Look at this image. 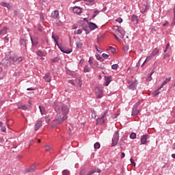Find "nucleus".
I'll use <instances>...</instances> for the list:
<instances>
[{"instance_id":"nucleus-49","label":"nucleus","mask_w":175,"mask_h":175,"mask_svg":"<svg viewBox=\"0 0 175 175\" xmlns=\"http://www.w3.org/2000/svg\"><path fill=\"white\" fill-rule=\"evenodd\" d=\"M92 118H96V112H93L92 113Z\"/></svg>"},{"instance_id":"nucleus-51","label":"nucleus","mask_w":175,"mask_h":175,"mask_svg":"<svg viewBox=\"0 0 175 175\" xmlns=\"http://www.w3.org/2000/svg\"><path fill=\"white\" fill-rule=\"evenodd\" d=\"M113 29H114V31H118H118L120 29V28H119L118 26H114Z\"/></svg>"},{"instance_id":"nucleus-45","label":"nucleus","mask_w":175,"mask_h":175,"mask_svg":"<svg viewBox=\"0 0 175 175\" xmlns=\"http://www.w3.org/2000/svg\"><path fill=\"white\" fill-rule=\"evenodd\" d=\"M116 21L121 24V23H122V19L121 18V17H119L117 19H116Z\"/></svg>"},{"instance_id":"nucleus-7","label":"nucleus","mask_w":175,"mask_h":175,"mask_svg":"<svg viewBox=\"0 0 175 175\" xmlns=\"http://www.w3.org/2000/svg\"><path fill=\"white\" fill-rule=\"evenodd\" d=\"M148 139V135L146 134V135H142L141 137V139H140L141 145L147 144V143H148L147 139Z\"/></svg>"},{"instance_id":"nucleus-31","label":"nucleus","mask_w":175,"mask_h":175,"mask_svg":"<svg viewBox=\"0 0 175 175\" xmlns=\"http://www.w3.org/2000/svg\"><path fill=\"white\" fill-rule=\"evenodd\" d=\"M62 175H70V172L68 170H64L62 171Z\"/></svg>"},{"instance_id":"nucleus-38","label":"nucleus","mask_w":175,"mask_h":175,"mask_svg":"<svg viewBox=\"0 0 175 175\" xmlns=\"http://www.w3.org/2000/svg\"><path fill=\"white\" fill-rule=\"evenodd\" d=\"M130 138L131 139H136V134L135 133H131L130 135Z\"/></svg>"},{"instance_id":"nucleus-63","label":"nucleus","mask_w":175,"mask_h":175,"mask_svg":"<svg viewBox=\"0 0 175 175\" xmlns=\"http://www.w3.org/2000/svg\"><path fill=\"white\" fill-rule=\"evenodd\" d=\"M78 85L79 86V87H81V81H80V80H78Z\"/></svg>"},{"instance_id":"nucleus-13","label":"nucleus","mask_w":175,"mask_h":175,"mask_svg":"<svg viewBox=\"0 0 175 175\" xmlns=\"http://www.w3.org/2000/svg\"><path fill=\"white\" fill-rule=\"evenodd\" d=\"M59 49L60 51L64 54H70V53H72V49H66L65 48H62L61 46H59Z\"/></svg>"},{"instance_id":"nucleus-21","label":"nucleus","mask_w":175,"mask_h":175,"mask_svg":"<svg viewBox=\"0 0 175 175\" xmlns=\"http://www.w3.org/2000/svg\"><path fill=\"white\" fill-rule=\"evenodd\" d=\"M131 21L132 23H136V24H137V23H139V19L137 18V16L133 14L131 16Z\"/></svg>"},{"instance_id":"nucleus-25","label":"nucleus","mask_w":175,"mask_h":175,"mask_svg":"<svg viewBox=\"0 0 175 175\" xmlns=\"http://www.w3.org/2000/svg\"><path fill=\"white\" fill-rule=\"evenodd\" d=\"M148 10V7L147 5H144L141 8V13H146Z\"/></svg>"},{"instance_id":"nucleus-17","label":"nucleus","mask_w":175,"mask_h":175,"mask_svg":"<svg viewBox=\"0 0 175 175\" xmlns=\"http://www.w3.org/2000/svg\"><path fill=\"white\" fill-rule=\"evenodd\" d=\"M88 27L91 31H94V29H96V28H98V26H96L95 23L90 22L88 24Z\"/></svg>"},{"instance_id":"nucleus-40","label":"nucleus","mask_w":175,"mask_h":175,"mask_svg":"<svg viewBox=\"0 0 175 175\" xmlns=\"http://www.w3.org/2000/svg\"><path fill=\"white\" fill-rule=\"evenodd\" d=\"M96 57L97 58V59H98V61H103V59H102V57H100V55L99 54H96Z\"/></svg>"},{"instance_id":"nucleus-33","label":"nucleus","mask_w":175,"mask_h":175,"mask_svg":"<svg viewBox=\"0 0 175 175\" xmlns=\"http://www.w3.org/2000/svg\"><path fill=\"white\" fill-rule=\"evenodd\" d=\"M44 148L45 151H51V147H50L49 145H44Z\"/></svg>"},{"instance_id":"nucleus-26","label":"nucleus","mask_w":175,"mask_h":175,"mask_svg":"<svg viewBox=\"0 0 175 175\" xmlns=\"http://www.w3.org/2000/svg\"><path fill=\"white\" fill-rule=\"evenodd\" d=\"M84 73H88V72H91V68L88 66H85L83 68Z\"/></svg>"},{"instance_id":"nucleus-36","label":"nucleus","mask_w":175,"mask_h":175,"mask_svg":"<svg viewBox=\"0 0 175 175\" xmlns=\"http://www.w3.org/2000/svg\"><path fill=\"white\" fill-rule=\"evenodd\" d=\"M76 45L77 49H81L83 47V42H77Z\"/></svg>"},{"instance_id":"nucleus-22","label":"nucleus","mask_w":175,"mask_h":175,"mask_svg":"<svg viewBox=\"0 0 175 175\" xmlns=\"http://www.w3.org/2000/svg\"><path fill=\"white\" fill-rule=\"evenodd\" d=\"M8 33V27H4L1 30H0V35H6Z\"/></svg>"},{"instance_id":"nucleus-28","label":"nucleus","mask_w":175,"mask_h":175,"mask_svg":"<svg viewBox=\"0 0 175 175\" xmlns=\"http://www.w3.org/2000/svg\"><path fill=\"white\" fill-rule=\"evenodd\" d=\"M107 50V51H111V53H112V54H113V53H116V48L112 47V46H109V48Z\"/></svg>"},{"instance_id":"nucleus-2","label":"nucleus","mask_w":175,"mask_h":175,"mask_svg":"<svg viewBox=\"0 0 175 175\" xmlns=\"http://www.w3.org/2000/svg\"><path fill=\"white\" fill-rule=\"evenodd\" d=\"M68 116H62L61 113H57L55 118V122L57 124H62L65 120H67Z\"/></svg>"},{"instance_id":"nucleus-60","label":"nucleus","mask_w":175,"mask_h":175,"mask_svg":"<svg viewBox=\"0 0 175 175\" xmlns=\"http://www.w3.org/2000/svg\"><path fill=\"white\" fill-rule=\"evenodd\" d=\"M27 91H35V89H33V88H29L27 89Z\"/></svg>"},{"instance_id":"nucleus-8","label":"nucleus","mask_w":175,"mask_h":175,"mask_svg":"<svg viewBox=\"0 0 175 175\" xmlns=\"http://www.w3.org/2000/svg\"><path fill=\"white\" fill-rule=\"evenodd\" d=\"M104 80H105L104 84H105V87H107L109 85V84H110V83H111V77L105 76L104 77Z\"/></svg>"},{"instance_id":"nucleus-48","label":"nucleus","mask_w":175,"mask_h":175,"mask_svg":"<svg viewBox=\"0 0 175 175\" xmlns=\"http://www.w3.org/2000/svg\"><path fill=\"white\" fill-rule=\"evenodd\" d=\"M102 57H103V58H105L106 59H107V58H109V55H107L106 53H103Z\"/></svg>"},{"instance_id":"nucleus-10","label":"nucleus","mask_w":175,"mask_h":175,"mask_svg":"<svg viewBox=\"0 0 175 175\" xmlns=\"http://www.w3.org/2000/svg\"><path fill=\"white\" fill-rule=\"evenodd\" d=\"M42 120H38L34 126V131L36 132L39 131V129L42 126Z\"/></svg>"},{"instance_id":"nucleus-46","label":"nucleus","mask_w":175,"mask_h":175,"mask_svg":"<svg viewBox=\"0 0 175 175\" xmlns=\"http://www.w3.org/2000/svg\"><path fill=\"white\" fill-rule=\"evenodd\" d=\"M95 49H96V51H98V53H102V49H99L98 47V45H95Z\"/></svg>"},{"instance_id":"nucleus-35","label":"nucleus","mask_w":175,"mask_h":175,"mask_svg":"<svg viewBox=\"0 0 175 175\" xmlns=\"http://www.w3.org/2000/svg\"><path fill=\"white\" fill-rule=\"evenodd\" d=\"M31 40L33 46H38V40H33L32 38H31Z\"/></svg>"},{"instance_id":"nucleus-9","label":"nucleus","mask_w":175,"mask_h":175,"mask_svg":"<svg viewBox=\"0 0 175 175\" xmlns=\"http://www.w3.org/2000/svg\"><path fill=\"white\" fill-rule=\"evenodd\" d=\"M51 18H54L55 20H56L57 18H59V12H58V10L53 11L51 13Z\"/></svg>"},{"instance_id":"nucleus-6","label":"nucleus","mask_w":175,"mask_h":175,"mask_svg":"<svg viewBox=\"0 0 175 175\" xmlns=\"http://www.w3.org/2000/svg\"><path fill=\"white\" fill-rule=\"evenodd\" d=\"M129 90H135L136 89V85H137V80L135 81H129Z\"/></svg>"},{"instance_id":"nucleus-30","label":"nucleus","mask_w":175,"mask_h":175,"mask_svg":"<svg viewBox=\"0 0 175 175\" xmlns=\"http://www.w3.org/2000/svg\"><path fill=\"white\" fill-rule=\"evenodd\" d=\"M94 147L95 150H99V148H100V144H99V142H96L94 144Z\"/></svg>"},{"instance_id":"nucleus-58","label":"nucleus","mask_w":175,"mask_h":175,"mask_svg":"<svg viewBox=\"0 0 175 175\" xmlns=\"http://www.w3.org/2000/svg\"><path fill=\"white\" fill-rule=\"evenodd\" d=\"M88 62L90 64V66H92V65H93V64H94V62L92 61V59H91V58H90Z\"/></svg>"},{"instance_id":"nucleus-61","label":"nucleus","mask_w":175,"mask_h":175,"mask_svg":"<svg viewBox=\"0 0 175 175\" xmlns=\"http://www.w3.org/2000/svg\"><path fill=\"white\" fill-rule=\"evenodd\" d=\"M166 25H169V22L166 21L163 25V27H166Z\"/></svg>"},{"instance_id":"nucleus-32","label":"nucleus","mask_w":175,"mask_h":175,"mask_svg":"<svg viewBox=\"0 0 175 175\" xmlns=\"http://www.w3.org/2000/svg\"><path fill=\"white\" fill-rule=\"evenodd\" d=\"M20 44H21L22 46H24V47L27 46V42H25V40L22 39L20 40Z\"/></svg>"},{"instance_id":"nucleus-47","label":"nucleus","mask_w":175,"mask_h":175,"mask_svg":"<svg viewBox=\"0 0 175 175\" xmlns=\"http://www.w3.org/2000/svg\"><path fill=\"white\" fill-rule=\"evenodd\" d=\"M96 14H99V11L98 10L94 11V14L92 15V17L93 18L96 17Z\"/></svg>"},{"instance_id":"nucleus-53","label":"nucleus","mask_w":175,"mask_h":175,"mask_svg":"<svg viewBox=\"0 0 175 175\" xmlns=\"http://www.w3.org/2000/svg\"><path fill=\"white\" fill-rule=\"evenodd\" d=\"M40 18L41 21H44V16L42 14L40 15Z\"/></svg>"},{"instance_id":"nucleus-23","label":"nucleus","mask_w":175,"mask_h":175,"mask_svg":"<svg viewBox=\"0 0 175 175\" xmlns=\"http://www.w3.org/2000/svg\"><path fill=\"white\" fill-rule=\"evenodd\" d=\"M31 172H35V165L30 167L29 168H27L25 170V173H29Z\"/></svg>"},{"instance_id":"nucleus-42","label":"nucleus","mask_w":175,"mask_h":175,"mask_svg":"<svg viewBox=\"0 0 175 175\" xmlns=\"http://www.w3.org/2000/svg\"><path fill=\"white\" fill-rule=\"evenodd\" d=\"M154 56H152L151 53L150 55L148 56L146 59V61H151V59H152Z\"/></svg>"},{"instance_id":"nucleus-34","label":"nucleus","mask_w":175,"mask_h":175,"mask_svg":"<svg viewBox=\"0 0 175 175\" xmlns=\"http://www.w3.org/2000/svg\"><path fill=\"white\" fill-rule=\"evenodd\" d=\"M18 109H21V110H27L28 107H27V105H21L18 107Z\"/></svg>"},{"instance_id":"nucleus-44","label":"nucleus","mask_w":175,"mask_h":175,"mask_svg":"<svg viewBox=\"0 0 175 175\" xmlns=\"http://www.w3.org/2000/svg\"><path fill=\"white\" fill-rule=\"evenodd\" d=\"M94 173H96V169L91 170L88 172L89 175H92Z\"/></svg>"},{"instance_id":"nucleus-24","label":"nucleus","mask_w":175,"mask_h":175,"mask_svg":"<svg viewBox=\"0 0 175 175\" xmlns=\"http://www.w3.org/2000/svg\"><path fill=\"white\" fill-rule=\"evenodd\" d=\"M158 53H159V49H158V48H155L150 54L152 56L154 57L158 54Z\"/></svg>"},{"instance_id":"nucleus-4","label":"nucleus","mask_w":175,"mask_h":175,"mask_svg":"<svg viewBox=\"0 0 175 175\" xmlns=\"http://www.w3.org/2000/svg\"><path fill=\"white\" fill-rule=\"evenodd\" d=\"M119 139H120V136H119L118 132L115 133L112 138V144H111L112 147L117 146Z\"/></svg>"},{"instance_id":"nucleus-29","label":"nucleus","mask_w":175,"mask_h":175,"mask_svg":"<svg viewBox=\"0 0 175 175\" xmlns=\"http://www.w3.org/2000/svg\"><path fill=\"white\" fill-rule=\"evenodd\" d=\"M161 88H159L157 90H156L154 92H153V96H158V95H159V90H161Z\"/></svg>"},{"instance_id":"nucleus-15","label":"nucleus","mask_w":175,"mask_h":175,"mask_svg":"<svg viewBox=\"0 0 175 175\" xmlns=\"http://www.w3.org/2000/svg\"><path fill=\"white\" fill-rule=\"evenodd\" d=\"M73 13H76V14H80L83 13V10L80 7H74Z\"/></svg>"},{"instance_id":"nucleus-11","label":"nucleus","mask_w":175,"mask_h":175,"mask_svg":"<svg viewBox=\"0 0 175 175\" xmlns=\"http://www.w3.org/2000/svg\"><path fill=\"white\" fill-rule=\"evenodd\" d=\"M1 6H3V8H7L9 10L12 9V5H10V3L2 1L0 3Z\"/></svg>"},{"instance_id":"nucleus-56","label":"nucleus","mask_w":175,"mask_h":175,"mask_svg":"<svg viewBox=\"0 0 175 175\" xmlns=\"http://www.w3.org/2000/svg\"><path fill=\"white\" fill-rule=\"evenodd\" d=\"M170 54L169 53H165L164 55H163V58L164 59H166L167 57H170Z\"/></svg>"},{"instance_id":"nucleus-16","label":"nucleus","mask_w":175,"mask_h":175,"mask_svg":"<svg viewBox=\"0 0 175 175\" xmlns=\"http://www.w3.org/2000/svg\"><path fill=\"white\" fill-rule=\"evenodd\" d=\"M171 80H172V77H169L166 78L165 80H164L163 82L160 85V88H163V86L166 85V84H167V83H169V81H170Z\"/></svg>"},{"instance_id":"nucleus-59","label":"nucleus","mask_w":175,"mask_h":175,"mask_svg":"<svg viewBox=\"0 0 175 175\" xmlns=\"http://www.w3.org/2000/svg\"><path fill=\"white\" fill-rule=\"evenodd\" d=\"M1 129V132H6V127L2 126Z\"/></svg>"},{"instance_id":"nucleus-1","label":"nucleus","mask_w":175,"mask_h":175,"mask_svg":"<svg viewBox=\"0 0 175 175\" xmlns=\"http://www.w3.org/2000/svg\"><path fill=\"white\" fill-rule=\"evenodd\" d=\"M107 113H109V109L105 110L103 116L96 119V125H102L105 124V118L107 117Z\"/></svg>"},{"instance_id":"nucleus-41","label":"nucleus","mask_w":175,"mask_h":175,"mask_svg":"<svg viewBox=\"0 0 175 175\" xmlns=\"http://www.w3.org/2000/svg\"><path fill=\"white\" fill-rule=\"evenodd\" d=\"M112 69H113L114 70H116V69H118V64H113L111 66Z\"/></svg>"},{"instance_id":"nucleus-14","label":"nucleus","mask_w":175,"mask_h":175,"mask_svg":"<svg viewBox=\"0 0 175 175\" xmlns=\"http://www.w3.org/2000/svg\"><path fill=\"white\" fill-rule=\"evenodd\" d=\"M45 81H46V83H50V81H51V75H50V73H46L43 76Z\"/></svg>"},{"instance_id":"nucleus-19","label":"nucleus","mask_w":175,"mask_h":175,"mask_svg":"<svg viewBox=\"0 0 175 175\" xmlns=\"http://www.w3.org/2000/svg\"><path fill=\"white\" fill-rule=\"evenodd\" d=\"M118 32L120 38H122V39L124 38V36H125V31L120 27V29L118 30Z\"/></svg>"},{"instance_id":"nucleus-12","label":"nucleus","mask_w":175,"mask_h":175,"mask_svg":"<svg viewBox=\"0 0 175 175\" xmlns=\"http://www.w3.org/2000/svg\"><path fill=\"white\" fill-rule=\"evenodd\" d=\"M62 110L63 114H68L69 113V107H68L67 105H63L62 106Z\"/></svg>"},{"instance_id":"nucleus-27","label":"nucleus","mask_w":175,"mask_h":175,"mask_svg":"<svg viewBox=\"0 0 175 175\" xmlns=\"http://www.w3.org/2000/svg\"><path fill=\"white\" fill-rule=\"evenodd\" d=\"M92 68H93V69H96V68H99V63H98V62H94L93 64L92 65Z\"/></svg>"},{"instance_id":"nucleus-57","label":"nucleus","mask_w":175,"mask_h":175,"mask_svg":"<svg viewBox=\"0 0 175 175\" xmlns=\"http://www.w3.org/2000/svg\"><path fill=\"white\" fill-rule=\"evenodd\" d=\"M120 158H121V159H123V158H125V153L124 152L121 153Z\"/></svg>"},{"instance_id":"nucleus-20","label":"nucleus","mask_w":175,"mask_h":175,"mask_svg":"<svg viewBox=\"0 0 175 175\" xmlns=\"http://www.w3.org/2000/svg\"><path fill=\"white\" fill-rule=\"evenodd\" d=\"M23 59H24V57H13L12 61H13V62H17L18 64H20V62H21V61H23Z\"/></svg>"},{"instance_id":"nucleus-52","label":"nucleus","mask_w":175,"mask_h":175,"mask_svg":"<svg viewBox=\"0 0 175 175\" xmlns=\"http://www.w3.org/2000/svg\"><path fill=\"white\" fill-rule=\"evenodd\" d=\"M58 57H55L52 59V62H58Z\"/></svg>"},{"instance_id":"nucleus-55","label":"nucleus","mask_w":175,"mask_h":175,"mask_svg":"<svg viewBox=\"0 0 175 175\" xmlns=\"http://www.w3.org/2000/svg\"><path fill=\"white\" fill-rule=\"evenodd\" d=\"M171 25H172V27L175 25V16H174V18H173V20H172V23Z\"/></svg>"},{"instance_id":"nucleus-3","label":"nucleus","mask_w":175,"mask_h":175,"mask_svg":"<svg viewBox=\"0 0 175 175\" xmlns=\"http://www.w3.org/2000/svg\"><path fill=\"white\" fill-rule=\"evenodd\" d=\"M95 94H96V98L97 99H100L103 97V88H99L96 87L95 88Z\"/></svg>"},{"instance_id":"nucleus-43","label":"nucleus","mask_w":175,"mask_h":175,"mask_svg":"<svg viewBox=\"0 0 175 175\" xmlns=\"http://www.w3.org/2000/svg\"><path fill=\"white\" fill-rule=\"evenodd\" d=\"M152 75H148L147 77H146V81H151V80H152V77H151Z\"/></svg>"},{"instance_id":"nucleus-50","label":"nucleus","mask_w":175,"mask_h":175,"mask_svg":"<svg viewBox=\"0 0 175 175\" xmlns=\"http://www.w3.org/2000/svg\"><path fill=\"white\" fill-rule=\"evenodd\" d=\"M114 38L118 42H121V39L117 36V35L114 34Z\"/></svg>"},{"instance_id":"nucleus-18","label":"nucleus","mask_w":175,"mask_h":175,"mask_svg":"<svg viewBox=\"0 0 175 175\" xmlns=\"http://www.w3.org/2000/svg\"><path fill=\"white\" fill-rule=\"evenodd\" d=\"M40 111L42 114V116H44L47 113V111H46V108L42 105L39 106Z\"/></svg>"},{"instance_id":"nucleus-54","label":"nucleus","mask_w":175,"mask_h":175,"mask_svg":"<svg viewBox=\"0 0 175 175\" xmlns=\"http://www.w3.org/2000/svg\"><path fill=\"white\" fill-rule=\"evenodd\" d=\"M82 33H83V31H81V29H78V30L77 31V35H81Z\"/></svg>"},{"instance_id":"nucleus-5","label":"nucleus","mask_w":175,"mask_h":175,"mask_svg":"<svg viewBox=\"0 0 175 175\" xmlns=\"http://www.w3.org/2000/svg\"><path fill=\"white\" fill-rule=\"evenodd\" d=\"M140 105V103H137L134 107L133 108V111H132V116H136L139 114V113H140V111L137 109V107H139V106Z\"/></svg>"},{"instance_id":"nucleus-62","label":"nucleus","mask_w":175,"mask_h":175,"mask_svg":"<svg viewBox=\"0 0 175 175\" xmlns=\"http://www.w3.org/2000/svg\"><path fill=\"white\" fill-rule=\"evenodd\" d=\"M131 162V165H135V161L133 160V159H130Z\"/></svg>"},{"instance_id":"nucleus-37","label":"nucleus","mask_w":175,"mask_h":175,"mask_svg":"<svg viewBox=\"0 0 175 175\" xmlns=\"http://www.w3.org/2000/svg\"><path fill=\"white\" fill-rule=\"evenodd\" d=\"M52 39H53L55 43H57V42H58V40L59 39V38H58V36H52Z\"/></svg>"},{"instance_id":"nucleus-39","label":"nucleus","mask_w":175,"mask_h":175,"mask_svg":"<svg viewBox=\"0 0 175 175\" xmlns=\"http://www.w3.org/2000/svg\"><path fill=\"white\" fill-rule=\"evenodd\" d=\"M37 55L39 57H43L44 55H43V53L41 51H38L36 53Z\"/></svg>"},{"instance_id":"nucleus-64","label":"nucleus","mask_w":175,"mask_h":175,"mask_svg":"<svg viewBox=\"0 0 175 175\" xmlns=\"http://www.w3.org/2000/svg\"><path fill=\"white\" fill-rule=\"evenodd\" d=\"M169 47H170V44H169V43H167V44H166V50H167V49H169Z\"/></svg>"}]
</instances>
